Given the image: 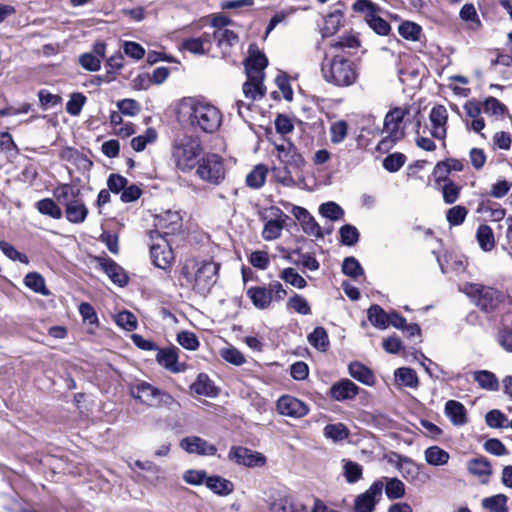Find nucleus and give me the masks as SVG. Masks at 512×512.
I'll return each mask as SVG.
<instances>
[{"label": "nucleus", "mask_w": 512, "mask_h": 512, "mask_svg": "<svg viewBox=\"0 0 512 512\" xmlns=\"http://www.w3.org/2000/svg\"><path fill=\"white\" fill-rule=\"evenodd\" d=\"M177 117L181 123L205 133L217 131L222 122L221 112L215 106L193 98H184L180 101Z\"/></svg>", "instance_id": "obj_1"}, {"label": "nucleus", "mask_w": 512, "mask_h": 512, "mask_svg": "<svg viewBox=\"0 0 512 512\" xmlns=\"http://www.w3.org/2000/svg\"><path fill=\"white\" fill-rule=\"evenodd\" d=\"M219 266L211 261H187L182 274L192 289L202 295H207L217 281Z\"/></svg>", "instance_id": "obj_2"}, {"label": "nucleus", "mask_w": 512, "mask_h": 512, "mask_svg": "<svg viewBox=\"0 0 512 512\" xmlns=\"http://www.w3.org/2000/svg\"><path fill=\"white\" fill-rule=\"evenodd\" d=\"M202 153L203 145L197 136L182 135L172 144L171 159L178 170L187 173L196 167Z\"/></svg>", "instance_id": "obj_3"}, {"label": "nucleus", "mask_w": 512, "mask_h": 512, "mask_svg": "<svg viewBox=\"0 0 512 512\" xmlns=\"http://www.w3.org/2000/svg\"><path fill=\"white\" fill-rule=\"evenodd\" d=\"M321 73L326 82L337 87L351 86L358 78L354 62L338 55L332 58L324 56Z\"/></svg>", "instance_id": "obj_4"}, {"label": "nucleus", "mask_w": 512, "mask_h": 512, "mask_svg": "<svg viewBox=\"0 0 512 512\" xmlns=\"http://www.w3.org/2000/svg\"><path fill=\"white\" fill-rule=\"evenodd\" d=\"M53 195L64 207L65 217L70 223L80 224L86 220L89 211L78 188L63 184L53 190Z\"/></svg>", "instance_id": "obj_5"}, {"label": "nucleus", "mask_w": 512, "mask_h": 512, "mask_svg": "<svg viewBox=\"0 0 512 512\" xmlns=\"http://www.w3.org/2000/svg\"><path fill=\"white\" fill-rule=\"evenodd\" d=\"M410 114L409 106L395 107L387 112L384 118L383 132L386 136L378 143L380 152H388L405 136L404 118Z\"/></svg>", "instance_id": "obj_6"}, {"label": "nucleus", "mask_w": 512, "mask_h": 512, "mask_svg": "<svg viewBox=\"0 0 512 512\" xmlns=\"http://www.w3.org/2000/svg\"><path fill=\"white\" fill-rule=\"evenodd\" d=\"M129 393L132 398L148 407L164 406L169 409L179 407V403L170 394L144 381L131 384Z\"/></svg>", "instance_id": "obj_7"}, {"label": "nucleus", "mask_w": 512, "mask_h": 512, "mask_svg": "<svg viewBox=\"0 0 512 512\" xmlns=\"http://www.w3.org/2000/svg\"><path fill=\"white\" fill-rule=\"evenodd\" d=\"M196 175L204 182L219 185L225 178L222 158L217 154H207L196 165Z\"/></svg>", "instance_id": "obj_8"}, {"label": "nucleus", "mask_w": 512, "mask_h": 512, "mask_svg": "<svg viewBox=\"0 0 512 512\" xmlns=\"http://www.w3.org/2000/svg\"><path fill=\"white\" fill-rule=\"evenodd\" d=\"M465 292L476 301V305L484 311L495 309L501 302V294L492 287L479 283H471L465 286Z\"/></svg>", "instance_id": "obj_9"}, {"label": "nucleus", "mask_w": 512, "mask_h": 512, "mask_svg": "<svg viewBox=\"0 0 512 512\" xmlns=\"http://www.w3.org/2000/svg\"><path fill=\"white\" fill-rule=\"evenodd\" d=\"M228 458L238 465L250 468L262 467L266 463V458L263 454L242 446H233L228 453Z\"/></svg>", "instance_id": "obj_10"}, {"label": "nucleus", "mask_w": 512, "mask_h": 512, "mask_svg": "<svg viewBox=\"0 0 512 512\" xmlns=\"http://www.w3.org/2000/svg\"><path fill=\"white\" fill-rule=\"evenodd\" d=\"M249 56L245 60V71L247 78L264 79V69L268 65L266 56L261 53L255 45L249 47Z\"/></svg>", "instance_id": "obj_11"}, {"label": "nucleus", "mask_w": 512, "mask_h": 512, "mask_svg": "<svg viewBox=\"0 0 512 512\" xmlns=\"http://www.w3.org/2000/svg\"><path fill=\"white\" fill-rule=\"evenodd\" d=\"M383 483L374 482L368 490L355 499V512H372L382 496Z\"/></svg>", "instance_id": "obj_12"}, {"label": "nucleus", "mask_w": 512, "mask_h": 512, "mask_svg": "<svg viewBox=\"0 0 512 512\" xmlns=\"http://www.w3.org/2000/svg\"><path fill=\"white\" fill-rule=\"evenodd\" d=\"M277 410L280 414L292 418H301L308 413V407L303 401L289 395L278 399Z\"/></svg>", "instance_id": "obj_13"}, {"label": "nucleus", "mask_w": 512, "mask_h": 512, "mask_svg": "<svg viewBox=\"0 0 512 512\" xmlns=\"http://www.w3.org/2000/svg\"><path fill=\"white\" fill-rule=\"evenodd\" d=\"M180 447L190 454L212 456L217 452L215 445L198 436L185 437L180 441Z\"/></svg>", "instance_id": "obj_14"}, {"label": "nucleus", "mask_w": 512, "mask_h": 512, "mask_svg": "<svg viewBox=\"0 0 512 512\" xmlns=\"http://www.w3.org/2000/svg\"><path fill=\"white\" fill-rule=\"evenodd\" d=\"M181 220L179 212L172 210L163 211L155 216V227L165 235L174 234L180 230L182 226Z\"/></svg>", "instance_id": "obj_15"}, {"label": "nucleus", "mask_w": 512, "mask_h": 512, "mask_svg": "<svg viewBox=\"0 0 512 512\" xmlns=\"http://www.w3.org/2000/svg\"><path fill=\"white\" fill-rule=\"evenodd\" d=\"M429 120L432 125L431 135L438 140H444L447 129L448 111L443 105H437L432 108L429 114Z\"/></svg>", "instance_id": "obj_16"}, {"label": "nucleus", "mask_w": 512, "mask_h": 512, "mask_svg": "<svg viewBox=\"0 0 512 512\" xmlns=\"http://www.w3.org/2000/svg\"><path fill=\"white\" fill-rule=\"evenodd\" d=\"M150 252L153 263L161 269H167L174 259L170 244L165 239H161L159 243L152 244Z\"/></svg>", "instance_id": "obj_17"}, {"label": "nucleus", "mask_w": 512, "mask_h": 512, "mask_svg": "<svg viewBox=\"0 0 512 512\" xmlns=\"http://www.w3.org/2000/svg\"><path fill=\"white\" fill-rule=\"evenodd\" d=\"M359 393V387L349 379H342L330 388V395L336 401L354 399Z\"/></svg>", "instance_id": "obj_18"}, {"label": "nucleus", "mask_w": 512, "mask_h": 512, "mask_svg": "<svg viewBox=\"0 0 512 512\" xmlns=\"http://www.w3.org/2000/svg\"><path fill=\"white\" fill-rule=\"evenodd\" d=\"M466 467L470 474L483 478V483H486L492 474V466L485 457H476L469 460Z\"/></svg>", "instance_id": "obj_19"}, {"label": "nucleus", "mask_w": 512, "mask_h": 512, "mask_svg": "<svg viewBox=\"0 0 512 512\" xmlns=\"http://www.w3.org/2000/svg\"><path fill=\"white\" fill-rule=\"evenodd\" d=\"M271 512H304L305 507L302 504H296L292 498L287 495H278L272 501H269Z\"/></svg>", "instance_id": "obj_20"}, {"label": "nucleus", "mask_w": 512, "mask_h": 512, "mask_svg": "<svg viewBox=\"0 0 512 512\" xmlns=\"http://www.w3.org/2000/svg\"><path fill=\"white\" fill-rule=\"evenodd\" d=\"M247 296L258 309H267L273 300L271 292L265 286L250 287Z\"/></svg>", "instance_id": "obj_21"}, {"label": "nucleus", "mask_w": 512, "mask_h": 512, "mask_svg": "<svg viewBox=\"0 0 512 512\" xmlns=\"http://www.w3.org/2000/svg\"><path fill=\"white\" fill-rule=\"evenodd\" d=\"M213 38L224 57L229 53V49L238 42L237 34L229 29L214 30Z\"/></svg>", "instance_id": "obj_22"}, {"label": "nucleus", "mask_w": 512, "mask_h": 512, "mask_svg": "<svg viewBox=\"0 0 512 512\" xmlns=\"http://www.w3.org/2000/svg\"><path fill=\"white\" fill-rule=\"evenodd\" d=\"M445 414L456 426L464 425L467 422L466 408L459 401H447L445 404Z\"/></svg>", "instance_id": "obj_23"}, {"label": "nucleus", "mask_w": 512, "mask_h": 512, "mask_svg": "<svg viewBox=\"0 0 512 512\" xmlns=\"http://www.w3.org/2000/svg\"><path fill=\"white\" fill-rule=\"evenodd\" d=\"M205 484L211 491L221 496H227L234 490L233 483L220 476L208 477Z\"/></svg>", "instance_id": "obj_24"}, {"label": "nucleus", "mask_w": 512, "mask_h": 512, "mask_svg": "<svg viewBox=\"0 0 512 512\" xmlns=\"http://www.w3.org/2000/svg\"><path fill=\"white\" fill-rule=\"evenodd\" d=\"M397 468L407 481H414L419 476V466L411 459L405 456L397 455Z\"/></svg>", "instance_id": "obj_25"}, {"label": "nucleus", "mask_w": 512, "mask_h": 512, "mask_svg": "<svg viewBox=\"0 0 512 512\" xmlns=\"http://www.w3.org/2000/svg\"><path fill=\"white\" fill-rule=\"evenodd\" d=\"M258 81L247 78L243 84V93L245 97L251 101L261 99L266 92V88L263 84L264 79H257Z\"/></svg>", "instance_id": "obj_26"}, {"label": "nucleus", "mask_w": 512, "mask_h": 512, "mask_svg": "<svg viewBox=\"0 0 512 512\" xmlns=\"http://www.w3.org/2000/svg\"><path fill=\"white\" fill-rule=\"evenodd\" d=\"M426 462L432 466H443L448 463L450 455L439 446H430L424 452Z\"/></svg>", "instance_id": "obj_27"}, {"label": "nucleus", "mask_w": 512, "mask_h": 512, "mask_svg": "<svg viewBox=\"0 0 512 512\" xmlns=\"http://www.w3.org/2000/svg\"><path fill=\"white\" fill-rule=\"evenodd\" d=\"M474 380L478 385L488 391H497L499 389V381L494 373L488 370H479L473 373Z\"/></svg>", "instance_id": "obj_28"}, {"label": "nucleus", "mask_w": 512, "mask_h": 512, "mask_svg": "<svg viewBox=\"0 0 512 512\" xmlns=\"http://www.w3.org/2000/svg\"><path fill=\"white\" fill-rule=\"evenodd\" d=\"M102 268L108 277L119 286H124L127 283V276L124 270L112 260H105L102 263Z\"/></svg>", "instance_id": "obj_29"}, {"label": "nucleus", "mask_w": 512, "mask_h": 512, "mask_svg": "<svg viewBox=\"0 0 512 512\" xmlns=\"http://www.w3.org/2000/svg\"><path fill=\"white\" fill-rule=\"evenodd\" d=\"M349 374L351 377L356 379L357 381L371 385L374 381V375L369 368L364 366L360 362H352L349 367Z\"/></svg>", "instance_id": "obj_30"}, {"label": "nucleus", "mask_w": 512, "mask_h": 512, "mask_svg": "<svg viewBox=\"0 0 512 512\" xmlns=\"http://www.w3.org/2000/svg\"><path fill=\"white\" fill-rule=\"evenodd\" d=\"M508 497L505 494H496L482 500V507L490 512H508Z\"/></svg>", "instance_id": "obj_31"}, {"label": "nucleus", "mask_w": 512, "mask_h": 512, "mask_svg": "<svg viewBox=\"0 0 512 512\" xmlns=\"http://www.w3.org/2000/svg\"><path fill=\"white\" fill-rule=\"evenodd\" d=\"M285 219H288L287 215H284V219H272L267 221L262 231V237L266 241H272L279 238L284 227Z\"/></svg>", "instance_id": "obj_32"}, {"label": "nucleus", "mask_w": 512, "mask_h": 512, "mask_svg": "<svg viewBox=\"0 0 512 512\" xmlns=\"http://www.w3.org/2000/svg\"><path fill=\"white\" fill-rule=\"evenodd\" d=\"M36 208L39 213L49 216L53 219H60L63 215L60 206L51 198H44L36 203Z\"/></svg>", "instance_id": "obj_33"}, {"label": "nucleus", "mask_w": 512, "mask_h": 512, "mask_svg": "<svg viewBox=\"0 0 512 512\" xmlns=\"http://www.w3.org/2000/svg\"><path fill=\"white\" fill-rule=\"evenodd\" d=\"M389 314H387L379 305H372L367 312L369 321L373 326L379 329H385L389 326Z\"/></svg>", "instance_id": "obj_34"}, {"label": "nucleus", "mask_w": 512, "mask_h": 512, "mask_svg": "<svg viewBox=\"0 0 512 512\" xmlns=\"http://www.w3.org/2000/svg\"><path fill=\"white\" fill-rule=\"evenodd\" d=\"M395 380L397 383L410 388H416L419 384L416 372L407 367L398 368L395 373Z\"/></svg>", "instance_id": "obj_35"}, {"label": "nucleus", "mask_w": 512, "mask_h": 512, "mask_svg": "<svg viewBox=\"0 0 512 512\" xmlns=\"http://www.w3.org/2000/svg\"><path fill=\"white\" fill-rule=\"evenodd\" d=\"M343 14L336 10L325 17L324 25L322 28V36L330 37L334 35L340 28Z\"/></svg>", "instance_id": "obj_36"}, {"label": "nucleus", "mask_w": 512, "mask_h": 512, "mask_svg": "<svg viewBox=\"0 0 512 512\" xmlns=\"http://www.w3.org/2000/svg\"><path fill=\"white\" fill-rule=\"evenodd\" d=\"M268 169L265 165L259 164L247 175L246 184L254 189L262 187L265 183Z\"/></svg>", "instance_id": "obj_37"}, {"label": "nucleus", "mask_w": 512, "mask_h": 512, "mask_svg": "<svg viewBox=\"0 0 512 512\" xmlns=\"http://www.w3.org/2000/svg\"><path fill=\"white\" fill-rule=\"evenodd\" d=\"M365 19L368 23V25L379 35H387L390 32V25L389 23L378 16L375 11H369Z\"/></svg>", "instance_id": "obj_38"}, {"label": "nucleus", "mask_w": 512, "mask_h": 512, "mask_svg": "<svg viewBox=\"0 0 512 512\" xmlns=\"http://www.w3.org/2000/svg\"><path fill=\"white\" fill-rule=\"evenodd\" d=\"M309 343L320 351H326L329 347V339L327 332L323 327H316L312 333L308 335Z\"/></svg>", "instance_id": "obj_39"}, {"label": "nucleus", "mask_w": 512, "mask_h": 512, "mask_svg": "<svg viewBox=\"0 0 512 512\" xmlns=\"http://www.w3.org/2000/svg\"><path fill=\"white\" fill-rule=\"evenodd\" d=\"M156 358L158 363L166 369H169L173 372L180 371L176 367L178 356L174 349L159 350Z\"/></svg>", "instance_id": "obj_40"}, {"label": "nucleus", "mask_w": 512, "mask_h": 512, "mask_svg": "<svg viewBox=\"0 0 512 512\" xmlns=\"http://www.w3.org/2000/svg\"><path fill=\"white\" fill-rule=\"evenodd\" d=\"M476 236L480 247L484 251H490L494 247V235L492 229L488 225H480Z\"/></svg>", "instance_id": "obj_41"}, {"label": "nucleus", "mask_w": 512, "mask_h": 512, "mask_svg": "<svg viewBox=\"0 0 512 512\" xmlns=\"http://www.w3.org/2000/svg\"><path fill=\"white\" fill-rule=\"evenodd\" d=\"M24 283L27 287L32 289L34 292L42 294V295H49V291L46 289L44 278L36 273H28L24 278Z\"/></svg>", "instance_id": "obj_42"}, {"label": "nucleus", "mask_w": 512, "mask_h": 512, "mask_svg": "<svg viewBox=\"0 0 512 512\" xmlns=\"http://www.w3.org/2000/svg\"><path fill=\"white\" fill-rule=\"evenodd\" d=\"M281 161L285 163L286 166H291L295 169H300L305 163L302 155L298 153L296 147L290 142H288V152L282 155Z\"/></svg>", "instance_id": "obj_43"}, {"label": "nucleus", "mask_w": 512, "mask_h": 512, "mask_svg": "<svg viewBox=\"0 0 512 512\" xmlns=\"http://www.w3.org/2000/svg\"><path fill=\"white\" fill-rule=\"evenodd\" d=\"M156 138V131L153 128H148L145 134L134 137L131 140V147L135 151L141 152L146 148L147 144L153 143L156 140Z\"/></svg>", "instance_id": "obj_44"}, {"label": "nucleus", "mask_w": 512, "mask_h": 512, "mask_svg": "<svg viewBox=\"0 0 512 512\" xmlns=\"http://www.w3.org/2000/svg\"><path fill=\"white\" fill-rule=\"evenodd\" d=\"M486 424L491 428H508L509 419L500 410L489 411L485 416Z\"/></svg>", "instance_id": "obj_45"}, {"label": "nucleus", "mask_w": 512, "mask_h": 512, "mask_svg": "<svg viewBox=\"0 0 512 512\" xmlns=\"http://www.w3.org/2000/svg\"><path fill=\"white\" fill-rule=\"evenodd\" d=\"M324 435L333 441H342L348 437L349 431L342 423L329 424L324 428Z\"/></svg>", "instance_id": "obj_46"}, {"label": "nucleus", "mask_w": 512, "mask_h": 512, "mask_svg": "<svg viewBox=\"0 0 512 512\" xmlns=\"http://www.w3.org/2000/svg\"><path fill=\"white\" fill-rule=\"evenodd\" d=\"M280 278L298 289H303L307 285L306 280L293 268H285L280 273Z\"/></svg>", "instance_id": "obj_47"}, {"label": "nucleus", "mask_w": 512, "mask_h": 512, "mask_svg": "<svg viewBox=\"0 0 512 512\" xmlns=\"http://www.w3.org/2000/svg\"><path fill=\"white\" fill-rule=\"evenodd\" d=\"M320 214L332 221L341 219L344 216V210L335 202H326L319 208Z\"/></svg>", "instance_id": "obj_48"}, {"label": "nucleus", "mask_w": 512, "mask_h": 512, "mask_svg": "<svg viewBox=\"0 0 512 512\" xmlns=\"http://www.w3.org/2000/svg\"><path fill=\"white\" fill-rule=\"evenodd\" d=\"M341 242L346 246H353L359 240V231L358 229L350 224H346L342 226L339 230Z\"/></svg>", "instance_id": "obj_49"}, {"label": "nucleus", "mask_w": 512, "mask_h": 512, "mask_svg": "<svg viewBox=\"0 0 512 512\" xmlns=\"http://www.w3.org/2000/svg\"><path fill=\"white\" fill-rule=\"evenodd\" d=\"M385 491L389 499H398L404 496L405 486L399 479L391 478L386 483Z\"/></svg>", "instance_id": "obj_50"}, {"label": "nucleus", "mask_w": 512, "mask_h": 512, "mask_svg": "<svg viewBox=\"0 0 512 512\" xmlns=\"http://www.w3.org/2000/svg\"><path fill=\"white\" fill-rule=\"evenodd\" d=\"M348 125L344 120L334 122L330 127L331 141L335 144L341 143L347 136Z\"/></svg>", "instance_id": "obj_51"}, {"label": "nucleus", "mask_w": 512, "mask_h": 512, "mask_svg": "<svg viewBox=\"0 0 512 512\" xmlns=\"http://www.w3.org/2000/svg\"><path fill=\"white\" fill-rule=\"evenodd\" d=\"M342 271L345 275L352 278L361 276L364 273L359 261L354 257H347L344 259L342 264Z\"/></svg>", "instance_id": "obj_52"}, {"label": "nucleus", "mask_w": 512, "mask_h": 512, "mask_svg": "<svg viewBox=\"0 0 512 512\" xmlns=\"http://www.w3.org/2000/svg\"><path fill=\"white\" fill-rule=\"evenodd\" d=\"M115 322L118 326L127 331H133L137 327L135 315L129 311H122L115 316Z\"/></svg>", "instance_id": "obj_53"}, {"label": "nucleus", "mask_w": 512, "mask_h": 512, "mask_svg": "<svg viewBox=\"0 0 512 512\" xmlns=\"http://www.w3.org/2000/svg\"><path fill=\"white\" fill-rule=\"evenodd\" d=\"M86 102V97L81 93H74L71 95L66 104V111L72 116H78Z\"/></svg>", "instance_id": "obj_54"}, {"label": "nucleus", "mask_w": 512, "mask_h": 512, "mask_svg": "<svg viewBox=\"0 0 512 512\" xmlns=\"http://www.w3.org/2000/svg\"><path fill=\"white\" fill-rule=\"evenodd\" d=\"M420 32V26L412 22H404L399 26V34L407 40H418Z\"/></svg>", "instance_id": "obj_55"}, {"label": "nucleus", "mask_w": 512, "mask_h": 512, "mask_svg": "<svg viewBox=\"0 0 512 512\" xmlns=\"http://www.w3.org/2000/svg\"><path fill=\"white\" fill-rule=\"evenodd\" d=\"M288 307L301 315H308L311 313L310 305L307 300L298 294H295L289 299Z\"/></svg>", "instance_id": "obj_56"}, {"label": "nucleus", "mask_w": 512, "mask_h": 512, "mask_svg": "<svg viewBox=\"0 0 512 512\" xmlns=\"http://www.w3.org/2000/svg\"><path fill=\"white\" fill-rule=\"evenodd\" d=\"M344 475L348 483H355L362 477V467L352 461H347L344 465Z\"/></svg>", "instance_id": "obj_57"}, {"label": "nucleus", "mask_w": 512, "mask_h": 512, "mask_svg": "<svg viewBox=\"0 0 512 512\" xmlns=\"http://www.w3.org/2000/svg\"><path fill=\"white\" fill-rule=\"evenodd\" d=\"M406 157L402 153H394L383 161V167L389 172H397L405 163Z\"/></svg>", "instance_id": "obj_58"}, {"label": "nucleus", "mask_w": 512, "mask_h": 512, "mask_svg": "<svg viewBox=\"0 0 512 512\" xmlns=\"http://www.w3.org/2000/svg\"><path fill=\"white\" fill-rule=\"evenodd\" d=\"M195 393L204 396H212L214 387L207 376L199 375L197 381L192 385Z\"/></svg>", "instance_id": "obj_59"}, {"label": "nucleus", "mask_w": 512, "mask_h": 512, "mask_svg": "<svg viewBox=\"0 0 512 512\" xmlns=\"http://www.w3.org/2000/svg\"><path fill=\"white\" fill-rule=\"evenodd\" d=\"M467 209L464 206H454L447 211V221L451 225H460L466 218Z\"/></svg>", "instance_id": "obj_60"}, {"label": "nucleus", "mask_w": 512, "mask_h": 512, "mask_svg": "<svg viewBox=\"0 0 512 512\" xmlns=\"http://www.w3.org/2000/svg\"><path fill=\"white\" fill-rule=\"evenodd\" d=\"M178 343L185 349L196 350L199 346L196 335L192 332L182 331L177 336Z\"/></svg>", "instance_id": "obj_61"}, {"label": "nucleus", "mask_w": 512, "mask_h": 512, "mask_svg": "<svg viewBox=\"0 0 512 512\" xmlns=\"http://www.w3.org/2000/svg\"><path fill=\"white\" fill-rule=\"evenodd\" d=\"M221 356L225 361L236 366H240L245 362L244 355L234 347L223 349Z\"/></svg>", "instance_id": "obj_62"}, {"label": "nucleus", "mask_w": 512, "mask_h": 512, "mask_svg": "<svg viewBox=\"0 0 512 512\" xmlns=\"http://www.w3.org/2000/svg\"><path fill=\"white\" fill-rule=\"evenodd\" d=\"M79 63L88 71H98L101 67V60L92 53H84L79 57Z\"/></svg>", "instance_id": "obj_63"}, {"label": "nucleus", "mask_w": 512, "mask_h": 512, "mask_svg": "<svg viewBox=\"0 0 512 512\" xmlns=\"http://www.w3.org/2000/svg\"><path fill=\"white\" fill-rule=\"evenodd\" d=\"M249 262L255 268L265 270L269 266L270 259L266 251H254L250 254Z\"/></svg>", "instance_id": "obj_64"}]
</instances>
